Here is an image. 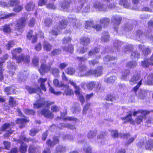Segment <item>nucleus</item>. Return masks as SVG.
Here are the masks:
<instances>
[{
    "label": "nucleus",
    "instance_id": "bf43d9fd",
    "mask_svg": "<svg viewBox=\"0 0 153 153\" xmlns=\"http://www.w3.org/2000/svg\"><path fill=\"white\" fill-rule=\"evenodd\" d=\"M147 83L149 85H152L153 84V74H150L148 76Z\"/></svg>",
    "mask_w": 153,
    "mask_h": 153
},
{
    "label": "nucleus",
    "instance_id": "3c124183",
    "mask_svg": "<svg viewBox=\"0 0 153 153\" xmlns=\"http://www.w3.org/2000/svg\"><path fill=\"white\" fill-rule=\"evenodd\" d=\"M87 50V48H85L84 47H81L78 48L77 50V51L79 53L83 54L86 52Z\"/></svg>",
    "mask_w": 153,
    "mask_h": 153
},
{
    "label": "nucleus",
    "instance_id": "6e6552de",
    "mask_svg": "<svg viewBox=\"0 0 153 153\" xmlns=\"http://www.w3.org/2000/svg\"><path fill=\"white\" fill-rule=\"evenodd\" d=\"M60 86H62V89L64 91L63 93V95L65 94L66 95H71L73 94V91L69 88L68 86V85L62 84Z\"/></svg>",
    "mask_w": 153,
    "mask_h": 153
},
{
    "label": "nucleus",
    "instance_id": "423d86ee",
    "mask_svg": "<svg viewBox=\"0 0 153 153\" xmlns=\"http://www.w3.org/2000/svg\"><path fill=\"white\" fill-rule=\"evenodd\" d=\"M22 61H24L25 63H29L30 61V56L29 55H25L22 54L18 56L17 59V62L20 63Z\"/></svg>",
    "mask_w": 153,
    "mask_h": 153
},
{
    "label": "nucleus",
    "instance_id": "7ed1b4c3",
    "mask_svg": "<svg viewBox=\"0 0 153 153\" xmlns=\"http://www.w3.org/2000/svg\"><path fill=\"white\" fill-rule=\"evenodd\" d=\"M26 24V20L25 18H22L18 21L15 26V31L18 32V33H16L17 35H19L22 33L23 28L25 26Z\"/></svg>",
    "mask_w": 153,
    "mask_h": 153
},
{
    "label": "nucleus",
    "instance_id": "f3484780",
    "mask_svg": "<svg viewBox=\"0 0 153 153\" xmlns=\"http://www.w3.org/2000/svg\"><path fill=\"white\" fill-rule=\"evenodd\" d=\"M130 74V71L128 69H125L123 71L122 73L121 79L125 80L128 79V76Z\"/></svg>",
    "mask_w": 153,
    "mask_h": 153
},
{
    "label": "nucleus",
    "instance_id": "0e129e2a",
    "mask_svg": "<svg viewBox=\"0 0 153 153\" xmlns=\"http://www.w3.org/2000/svg\"><path fill=\"white\" fill-rule=\"evenodd\" d=\"M61 53V50L60 49H55L51 52V54L52 55L55 56L60 54Z\"/></svg>",
    "mask_w": 153,
    "mask_h": 153
},
{
    "label": "nucleus",
    "instance_id": "e433bc0d",
    "mask_svg": "<svg viewBox=\"0 0 153 153\" xmlns=\"http://www.w3.org/2000/svg\"><path fill=\"white\" fill-rule=\"evenodd\" d=\"M81 108L78 106H76L75 105L73 106L71 108V110L74 114H76L79 113L81 111Z\"/></svg>",
    "mask_w": 153,
    "mask_h": 153
},
{
    "label": "nucleus",
    "instance_id": "774afa93",
    "mask_svg": "<svg viewBox=\"0 0 153 153\" xmlns=\"http://www.w3.org/2000/svg\"><path fill=\"white\" fill-rule=\"evenodd\" d=\"M84 150L85 151V153H91V148L88 147L87 146H85L83 147Z\"/></svg>",
    "mask_w": 153,
    "mask_h": 153
},
{
    "label": "nucleus",
    "instance_id": "bb28decb",
    "mask_svg": "<svg viewBox=\"0 0 153 153\" xmlns=\"http://www.w3.org/2000/svg\"><path fill=\"white\" fill-rule=\"evenodd\" d=\"M67 150L66 147L61 146H58L56 149V152L57 153H61L65 152Z\"/></svg>",
    "mask_w": 153,
    "mask_h": 153
},
{
    "label": "nucleus",
    "instance_id": "79ce46f5",
    "mask_svg": "<svg viewBox=\"0 0 153 153\" xmlns=\"http://www.w3.org/2000/svg\"><path fill=\"white\" fill-rule=\"evenodd\" d=\"M116 59H117L115 57H110L108 55L106 56L103 58V60L104 62V63L106 64H107L108 61H110Z\"/></svg>",
    "mask_w": 153,
    "mask_h": 153
},
{
    "label": "nucleus",
    "instance_id": "aec40b11",
    "mask_svg": "<svg viewBox=\"0 0 153 153\" xmlns=\"http://www.w3.org/2000/svg\"><path fill=\"white\" fill-rule=\"evenodd\" d=\"M136 24V22L134 21H132L131 23H129L125 25V30H132L133 27H134Z\"/></svg>",
    "mask_w": 153,
    "mask_h": 153
},
{
    "label": "nucleus",
    "instance_id": "9b49d317",
    "mask_svg": "<svg viewBox=\"0 0 153 153\" xmlns=\"http://www.w3.org/2000/svg\"><path fill=\"white\" fill-rule=\"evenodd\" d=\"M51 68L50 65H47L44 64H42L39 70V71L42 75L44 74L45 72H48L49 71Z\"/></svg>",
    "mask_w": 153,
    "mask_h": 153
},
{
    "label": "nucleus",
    "instance_id": "69168bd1",
    "mask_svg": "<svg viewBox=\"0 0 153 153\" xmlns=\"http://www.w3.org/2000/svg\"><path fill=\"white\" fill-rule=\"evenodd\" d=\"M70 21L73 26H75L76 27H78V26L76 25V22L77 21V19L75 18H71L69 19Z\"/></svg>",
    "mask_w": 153,
    "mask_h": 153
},
{
    "label": "nucleus",
    "instance_id": "473e14b6",
    "mask_svg": "<svg viewBox=\"0 0 153 153\" xmlns=\"http://www.w3.org/2000/svg\"><path fill=\"white\" fill-rule=\"evenodd\" d=\"M28 120L26 119H19L17 120L16 123L18 124H22V125L20 126V127L22 128L25 126V123L28 122Z\"/></svg>",
    "mask_w": 153,
    "mask_h": 153
},
{
    "label": "nucleus",
    "instance_id": "393cba45",
    "mask_svg": "<svg viewBox=\"0 0 153 153\" xmlns=\"http://www.w3.org/2000/svg\"><path fill=\"white\" fill-rule=\"evenodd\" d=\"M150 113V111L146 110H143L142 109L136 111H134L133 114L134 116H135L137 114L140 113L141 115L145 116Z\"/></svg>",
    "mask_w": 153,
    "mask_h": 153
},
{
    "label": "nucleus",
    "instance_id": "c756f323",
    "mask_svg": "<svg viewBox=\"0 0 153 153\" xmlns=\"http://www.w3.org/2000/svg\"><path fill=\"white\" fill-rule=\"evenodd\" d=\"M137 65V62L134 61H129L126 64V67L129 68H134L136 67Z\"/></svg>",
    "mask_w": 153,
    "mask_h": 153
},
{
    "label": "nucleus",
    "instance_id": "5fc2aeb1",
    "mask_svg": "<svg viewBox=\"0 0 153 153\" xmlns=\"http://www.w3.org/2000/svg\"><path fill=\"white\" fill-rule=\"evenodd\" d=\"M48 84L49 86H50V88H49V90L52 93L54 94H56L57 95H60L62 94V92L60 91H59L58 92H55L54 91V88L51 86H50V83L49 82H48Z\"/></svg>",
    "mask_w": 153,
    "mask_h": 153
},
{
    "label": "nucleus",
    "instance_id": "4c0bfd02",
    "mask_svg": "<svg viewBox=\"0 0 153 153\" xmlns=\"http://www.w3.org/2000/svg\"><path fill=\"white\" fill-rule=\"evenodd\" d=\"M13 125H14V123H5L2 126L1 129L3 130H5L7 129L11 128H12Z\"/></svg>",
    "mask_w": 153,
    "mask_h": 153
},
{
    "label": "nucleus",
    "instance_id": "58836bf2",
    "mask_svg": "<svg viewBox=\"0 0 153 153\" xmlns=\"http://www.w3.org/2000/svg\"><path fill=\"white\" fill-rule=\"evenodd\" d=\"M96 130H91L89 131L87 134V137L89 139H91L95 137L97 134Z\"/></svg>",
    "mask_w": 153,
    "mask_h": 153
},
{
    "label": "nucleus",
    "instance_id": "f03ea898",
    "mask_svg": "<svg viewBox=\"0 0 153 153\" xmlns=\"http://www.w3.org/2000/svg\"><path fill=\"white\" fill-rule=\"evenodd\" d=\"M87 67L84 65H79L77 68V76L80 77L90 75V70L87 71Z\"/></svg>",
    "mask_w": 153,
    "mask_h": 153
},
{
    "label": "nucleus",
    "instance_id": "412c9836",
    "mask_svg": "<svg viewBox=\"0 0 153 153\" xmlns=\"http://www.w3.org/2000/svg\"><path fill=\"white\" fill-rule=\"evenodd\" d=\"M101 40L104 42H107L109 40L110 36L107 32H104L102 34Z\"/></svg>",
    "mask_w": 153,
    "mask_h": 153
},
{
    "label": "nucleus",
    "instance_id": "680f3d73",
    "mask_svg": "<svg viewBox=\"0 0 153 153\" xmlns=\"http://www.w3.org/2000/svg\"><path fill=\"white\" fill-rule=\"evenodd\" d=\"M14 45V43L13 41H10L6 44V47L8 50L10 49V48L13 47Z\"/></svg>",
    "mask_w": 153,
    "mask_h": 153
},
{
    "label": "nucleus",
    "instance_id": "72a5a7b5",
    "mask_svg": "<svg viewBox=\"0 0 153 153\" xmlns=\"http://www.w3.org/2000/svg\"><path fill=\"white\" fill-rule=\"evenodd\" d=\"M116 79L115 76H111L109 77L105 78L104 79V82L107 83H112L114 82Z\"/></svg>",
    "mask_w": 153,
    "mask_h": 153
},
{
    "label": "nucleus",
    "instance_id": "b1692460",
    "mask_svg": "<svg viewBox=\"0 0 153 153\" xmlns=\"http://www.w3.org/2000/svg\"><path fill=\"white\" fill-rule=\"evenodd\" d=\"M146 95V92L143 90H140L137 95L138 99H143L145 98Z\"/></svg>",
    "mask_w": 153,
    "mask_h": 153
},
{
    "label": "nucleus",
    "instance_id": "6e6d98bb",
    "mask_svg": "<svg viewBox=\"0 0 153 153\" xmlns=\"http://www.w3.org/2000/svg\"><path fill=\"white\" fill-rule=\"evenodd\" d=\"M52 21L50 18H47L45 20L44 23L46 26L49 27L51 25Z\"/></svg>",
    "mask_w": 153,
    "mask_h": 153
},
{
    "label": "nucleus",
    "instance_id": "9d476101",
    "mask_svg": "<svg viewBox=\"0 0 153 153\" xmlns=\"http://www.w3.org/2000/svg\"><path fill=\"white\" fill-rule=\"evenodd\" d=\"M102 67L100 66L94 70H90V75H93L95 76L101 75L102 73Z\"/></svg>",
    "mask_w": 153,
    "mask_h": 153
},
{
    "label": "nucleus",
    "instance_id": "cd10ccee",
    "mask_svg": "<svg viewBox=\"0 0 153 153\" xmlns=\"http://www.w3.org/2000/svg\"><path fill=\"white\" fill-rule=\"evenodd\" d=\"M67 25V22L65 19H63L59 22V28L62 29L66 27Z\"/></svg>",
    "mask_w": 153,
    "mask_h": 153
},
{
    "label": "nucleus",
    "instance_id": "39448f33",
    "mask_svg": "<svg viewBox=\"0 0 153 153\" xmlns=\"http://www.w3.org/2000/svg\"><path fill=\"white\" fill-rule=\"evenodd\" d=\"M38 114L43 115L45 117L48 119H52L53 117V114L49 109L44 108L38 112Z\"/></svg>",
    "mask_w": 153,
    "mask_h": 153
},
{
    "label": "nucleus",
    "instance_id": "f8f14e48",
    "mask_svg": "<svg viewBox=\"0 0 153 153\" xmlns=\"http://www.w3.org/2000/svg\"><path fill=\"white\" fill-rule=\"evenodd\" d=\"M140 74H134L130 80V83L133 85L136 83H138L140 80Z\"/></svg>",
    "mask_w": 153,
    "mask_h": 153
},
{
    "label": "nucleus",
    "instance_id": "052dcab7",
    "mask_svg": "<svg viewBox=\"0 0 153 153\" xmlns=\"http://www.w3.org/2000/svg\"><path fill=\"white\" fill-rule=\"evenodd\" d=\"M14 62L10 63L8 62L7 63V67L10 70H15L16 68Z\"/></svg>",
    "mask_w": 153,
    "mask_h": 153
},
{
    "label": "nucleus",
    "instance_id": "a19ab883",
    "mask_svg": "<svg viewBox=\"0 0 153 153\" xmlns=\"http://www.w3.org/2000/svg\"><path fill=\"white\" fill-rule=\"evenodd\" d=\"M142 65L144 67L147 68L149 65H153V62H151L149 59L142 62Z\"/></svg>",
    "mask_w": 153,
    "mask_h": 153
},
{
    "label": "nucleus",
    "instance_id": "de8ad7c7",
    "mask_svg": "<svg viewBox=\"0 0 153 153\" xmlns=\"http://www.w3.org/2000/svg\"><path fill=\"white\" fill-rule=\"evenodd\" d=\"M66 72L68 74L72 75L75 73V70L74 68L69 67L67 69Z\"/></svg>",
    "mask_w": 153,
    "mask_h": 153
},
{
    "label": "nucleus",
    "instance_id": "c85d7f7f",
    "mask_svg": "<svg viewBox=\"0 0 153 153\" xmlns=\"http://www.w3.org/2000/svg\"><path fill=\"white\" fill-rule=\"evenodd\" d=\"M143 119H146V116L145 117L144 115H141L137 116L134 122L137 124H139L142 122Z\"/></svg>",
    "mask_w": 153,
    "mask_h": 153
},
{
    "label": "nucleus",
    "instance_id": "603ef678",
    "mask_svg": "<svg viewBox=\"0 0 153 153\" xmlns=\"http://www.w3.org/2000/svg\"><path fill=\"white\" fill-rule=\"evenodd\" d=\"M26 72H25L24 73H19L18 74V76L21 80H25L26 78Z\"/></svg>",
    "mask_w": 153,
    "mask_h": 153
},
{
    "label": "nucleus",
    "instance_id": "8fccbe9b",
    "mask_svg": "<svg viewBox=\"0 0 153 153\" xmlns=\"http://www.w3.org/2000/svg\"><path fill=\"white\" fill-rule=\"evenodd\" d=\"M13 89L9 87H6L4 90V92L7 95H9L12 94L13 92Z\"/></svg>",
    "mask_w": 153,
    "mask_h": 153
},
{
    "label": "nucleus",
    "instance_id": "c9c22d12",
    "mask_svg": "<svg viewBox=\"0 0 153 153\" xmlns=\"http://www.w3.org/2000/svg\"><path fill=\"white\" fill-rule=\"evenodd\" d=\"M9 104L12 107L15 106L17 105L16 102L14 98L12 97H10L9 100Z\"/></svg>",
    "mask_w": 153,
    "mask_h": 153
},
{
    "label": "nucleus",
    "instance_id": "c03bdc74",
    "mask_svg": "<svg viewBox=\"0 0 153 153\" xmlns=\"http://www.w3.org/2000/svg\"><path fill=\"white\" fill-rule=\"evenodd\" d=\"M63 50L67 52H69L71 53H73L74 51V47L72 45H69L67 47H63Z\"/></svg>",
    "mask_w": 153,
    "mask_h": 153
},
{
    "label": "nucleus",
    "instance_id": "5701e85b",
    "mask_svg": "<svg viewBox=\"0 0 153 153\" xmlns=\"http://www.w3.org/2000/svg\"><path fill=\"white\" fill-rule=\"evenodd\" d=\"M35 4L34 3L30 2L27 4L25 6V9L27 11H32L35 8Z\"/></svg>",
    "mask_w": 153,
    "mask_h": 153
},
{
    "label": "nucleus",
    "instance_id": "e2e57ef3",
    "mask_svg": "<svg viewBox=\"0 0 153 153\" xmlns=\"http://www.w3.org/2000/svg\"><path fill=\"white\" fill-rule=\"evenodd\" d=\"M24 111L25 113L28 114L34 115L35 113V112L34 110H30L28 109H25Z\"/></svg>",
    "mask_w": 153,
    "mask_h": 153
},
{
    "label": "nucleus",
    "instance_id": "0eeeda50",
    "mask_svg": "<svg viewBox=\"0 0 153 153\" xmlns=\"http://www.w3.org/2000/svg\"><path fill=\"white\" fill-rule=\"evenodd\" d=\"M93 7L95 9L100 11H105L107 10L106 6L102 4L99 2H96L93 5Z\"/></svg>",
    "mask_w": 153,
    "mask_h": 153
},
{
    "label": "nucleus",
    "instance_id": "2eb2a0df",
    "mask_svg": "<svg viewBox=\"0 0 153 153\" xmlns=\"http://www.w3.org/2000/svg\"><path fill=\"white\" fill-rule=\"evenodd\" d=\"M122 19V18L120 16H113L112 21L113 24L116 26L120 24Z\"/></svg>",
    "mask_w": 153,
    "mask_h": 153
},
{
    "label": "nucleus",
    "instance_id": "4be33fe9",
    "mask_svg": "<svg viewBox=\"0 0 153 153\" xmlns=\"http://www.w3.org/2000/svg\"><path fill=\"white\" fill-rule=\"evenodd\" d=\"M132 113L131 111H130L128 112L127 116L126 117H122L121 119L122 120H126L127 122L133 123L134 122V120L131 117Z\"/></svg>",
    "mask_w": 153,
    "mask_h": 153
},
{
    "label": "nucleus",
    "instance_id": "ea45409f",
    "mask_svg": "<svg viewBox=\"0 0 153 153\" xmlns=\"http://www.w3.org/2000/svg\"><path fill=\"white\" fill-rule=\"evenodd\" d=\"M122 44V43L119 40H115L114 43V47L116 48L115 51H118V48Z\"/></svg>",
    "mask_w": 153,
    "mask_h": 153
},
{
    "label": "nucleus",
    "instance_id": "09e8293b",
    "mask_svg": "<svg viewBox=\"0 0 153 153\" xmlns=\"http://www.w3.org/2000/svg\"><path fill=\"white\" fill-rule=\"evenodd\" d=\"M85 28L87 29H90L91 27H93L94 26L92 21H86L85 23Z\"/></svg>",
    "mask_w": 153,
    "mask_h": 153
},
{
    "label": "nucleus",
    "instance_id": "4d7b16f0",
    "mask_svg": "<svg viewBox=\"0 0 153 153\" xmlns=\"http://www.w3.org/2000/svg\"><path fill=\"white\" fill-rule=\"evenodd\" d=\"M60 30H57L56 28H55L52 30L50 33V35H52L53 36H57L59 33Z\"/></svg>",
    "mask_w": 153,
    "mask_h": 153
},
{
    "label": "nucleus",
    "instance_id": "f257e3e1",
    "mask_svg": "<svg viewBox=\"0 0 153 153\" xmlns=\"http://www.w3.org/2000/svg\"><path fill=\"white\" fill-rule=\"evenodd\" d=\"M85 86L89 90L91 91L94 88H95L96 90H98L101 88V85L99 83H96L94 81L90 82L87 83L84 82L81 83V86L82 88H85Z\"/></svg>",
    "mask_w": 153,
    "mask_h": 153
},
{
    "label": "nucleus",
    "instance_id": "f704fd0d",
    "mask_svg": "<svg viewBox=\"0 0 153 153\" xmlns=\"http://www.w3.org/2000/svg\"><path fill=\"white\" fill-rule=\"evenodd\" d=\"M140 57V53L137 51H133L131 53V59L135 60L139 58Z\"/></svg>",
    "mask_w": 153,
    "mask_h": 153
},
{
    "label": "nucleus",
    "instance_id": "6ab92c4d",
    "mask_svg": "<svg viewBox=\"0 0 153 153\" xmlns=\"http://www.w3.org/2000/svg\"><path fill=\"white\" fill-rule=\"evenodd\" d=\"M42 45L44 50L46 51H50L52 48V46L47 41L44 42Z\"/></svg>",
    "mask_w": 153,
    "mask_h": 153
},
{
    "label": "nucleus",
    "instance_id": "7c9ffc66",
    "mask_svg": "<svg viewBox=\"0 0 153 153\" xmlns=\"http://www.w3.org/2000/svg\"><path fill=\"white\" fill-rule=\"evenodd\" d=\"M146 149L151 150L153 148V140L150 139L146 143Z\"/></svg>",
    "mask_w": 153,
    "mask_h": 153
},
{
    "label": "nucleus",
    "instance_id": "1a4fd4ad",
    "mask_svg": "<svg viewBox=\"0 0 153 153\" xmlns=\"http://www.w3.org/2000/svg\"><path fill=\"white\" fill-rule=\"evenodd\" d=\"M74 0H64L63 2L61 4V7L62 10L67 11L71 3Z\"/></svg>",
    "mask_w": 153,
    "mask_h": 153
},
{
    "label": "nucleus",
    "instance_id": "20e7f679",
    "mask_svg": "<svg viewBox=\"0 0 153 153\" xmlns=\"http://www.w3.org/2000/svg\"><path fill=\"white\" fill-rule=\"evenodd\" d=\"M54 103V102H48L45 101L44 99H40L34 104L33 107L34 108H39L43 106L48 107L49 105H52Z\"/></svg>",
    "mask_w": 153,
    "mask_h": 153
},
{
    "label": "nucleus",
    "instance_id": "2f4dec72",
    "mask_svg": "<svg viewBox=\"0 0 153 153\" xmlns=\"http://www.w3.org/2000/svg\"><path fill=\"white\" fill-rule=\"evenodd\" d=\"M119 4L126 8H128L130 7V3L126 0H120Z\"/></svg>",
    "mask_w": 153,
    "mask_h": 153
},
{
    "label": "nucleus",
    "instance_id": "49530a36",
    "mask_svg": "<svg viewBox=\"0 0 153 153\" xmlns=\"http://www.w3.org/2000/svg\"><path fill=\"white\" fill-rule=\"evenodd\" d=\"M59 70L56 68H53L51 70L52 74L55 76H58L59 75Z\"/></svg>",
    "mask_w": 153,
    "mask_h": 153
},
{
    "label": "nucleus",
    "instance_id": "4468645a",
    "mask_svg": "<svg viewBox=\"0 0 153 153\" xmlns=\"http://www.w3.org/2000/svg\"><path fill=\"white\" fill-rule=\"evenodd\" d=\"M22 49L19 48H15L11 51V53L12 55V58L16 59L17 61V59L18 56H17V54L20 53L21 52Z\"/></svg>",
    "mask_w": 153,
    "mask_h": 153
},
{
    "label": "nucleus",
    "instance_id": "13d9d810",
    "mask_svg": "<svg viewBox=\"0 0 153 153\" xmlns=\"http://www.w3.org/2000/svg\"><path fill=\"white\" fill-rule=\"evenodd\" d=\"M143 32L141 30H137L136 33V39L139 40V39L143 37Z\"/></svg>",
    "mask_w": 153,
    "mask_h": 153
},
{
    "label": "nucleus",
    "instance_id": "864d4df0",
    "mask_svg": "<svg viewBox=\"0 0 153 153\" xmlns=\"http://www.w3.org/2000/svg\"><path fill=\"white\" fill-rule=\"evenodd\" d=\"M3 29L4 31L6 33H9L11 31L10 25H6L3 26Z\"/></svg>",
    "mask_w": 153,
    "mask_h": 153
},
{
    "label": "nucleus",
    "instance_id": "37998d69",
    "mask_svg": "<svg viewBox=\"0 0 153 153\" xmlns=\"http://www.w3.org/2000/svg\"><path fill=\"white\" fill-rule=\"evenodd\" d=\"M100 49L97 48H95L94 50L90 51L88 53V55L90 56H92L95 55L99 51Z\"/></svg>",
    "mask_w": 153,
    "mask_h": 153
},
{
    "label": "nucleus",
    "instance_id": "dca6fc26",
    "mask_svg": "<svg viewBox=\"0 0 153 153\" xmlns=\"http://www.w3.org/2000/svg\"><path fill=\"white\" fill-rule=\"evenodd\" d=\"M47 81V78H40L38 80V82L40 84V87L41 89L45 91H46V88L45 85V83Z\"/></svg>",
    "mask_w": 153,
    "mask_h": 153
},
{
    "label": "nucleus",
    "instance_id": "ddd939ff",
    "mask_svg": "<svg viewBox=\"0 0 153 153\" xmlns=\"http://www.w3.org/2000/svg\"><path fill=\"white\" fill-rule=\"evenodd\" d=\"M91 40L87 36H83L81 38L80 40V43L84 46H87L90 43Z\"/></svg>",
    "mask_w": 153,
    "mask_h": 153
},
{
    "label": "nucleus",
    "instance_id": "a878e982",
    "mask_svg": "<svg viewBox=\"0 0 153 153\" xmlns=\"http://www.w3.org/2000/svg\"><path fill=\"white\" fill-rule=\"evenodd\" d=\"M110 19L107 18H104L100 20V23L102 25L104 26H108L109 22Z\"/></svg>",
    "mask_w": 153,
    "mask_h": 153
},
{
    "label": "nucleus",
    "instance_id": "a211bd4d",
    "mask_svg": "<svg viewBox=\"0 0 153 153\" xmlns=\"http://www.w3.org/2000/svg\"><path fill=\"white\" fill-rule=\"evenodd\" d=\"M59 143V139L58 137H54L53 140L52 142L50 140H49L46 142V144L51 147L53 146L56 144Z\"/></svg>",
    "mask_w": 153,
    "mask_h": 153
},
{
    "label": "nucleus",
    "instance_id": "a18cd8bd",
    "mask_svg": "<svg viewBox=\"0 0 153 153\" xmlns=\"http://www.w3.org/2000/svg\"><path fill=\"white\" fill-rule=\"evenodd\" d=\"M26 88L28 91L29 93L30 94L36 92L37 90L40 91V88H39L37 89L35 88L27 86L26 87Z\"/></svg>",
    "mask_w": 153,
    "mask_h": 153
},
{
    "label": "nucleus",
    "instance_id": "338daca9",
    "mask_svg": "<svg viewBox=\"0 0 153 153\" xmlns=\"http://www.w3.org/2000/svg\"><path fill=\"white\" fill-rule=\"evenodd\" d=\"M90 106V104L87 103L84 107L82 111V113L83 114H86V112L89 108Z\"/></svg>",
    "mask_w": 153,
    "mask_h": 153
}]
</instances>
